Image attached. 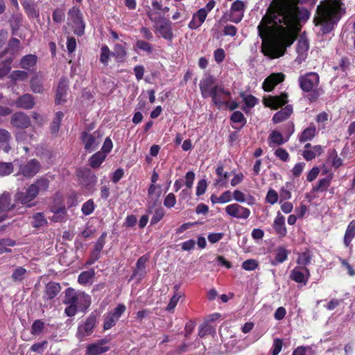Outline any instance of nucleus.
<instances>
[{"instance_id":"obj_52","label":"nucleus","mask_w":355,"mask_h":355,"mask_svg":"<svg viewBox=\"0 0 355 355\" xmlns=\"http://www.w3.org/2000/svg\"><path fill=\"white\" fill-rule=\"evenodd\" d=\"M15 241L11 239H1L0 240V254L6 252H10L8 247L14 246Z\"/></svg>"},{"instance_id":"obj_35","label":"nucleus","mask_w":355,"mask_h":355,"mask_svg":"<svg viewBox=\"0 0 355 355\" xmlns=\"http://www.w3.org/2000/svg\"><path fill=\"white\" fill-rule=\"evenodd\" d=\"M47 224V220L46 219L43 213H35L32 216L31 225L35 228H40L45 226Z\"/></svg>"},{"instance_id":"obj_20","label":"nucleus","mask_w":355,"mask_h":355,"mask_svg":"<svg viewBox=\"0 0 355 355\" xmlns=\"http://www.w3.org/2000/svg\"><path fill=\"white\" fill-rule=\"evenodd\" d=\"M272 227L280 237H284L287 234V229L285 225V217L280 211L277 213V216L273 221Z\"/></svg>"},{"instance_id":"obj_54","label":"nucleus","mask_w":355,"mask_h":355,"mask_svg":"<svg viewBox=\"0 0 355 355\" xmlns=\"http://www.w3.org/2000/svg\"><path fill=\"white\" fill-rule=\"evenodd\" d=\"M13 171V166L11 163H0V176L10 175Z\"/></svg>"},{"instance_id":"obj_55","label":"nucleus","mask_w":355,"mask_h":355,"mask_svg":"<svg viewBox=\"0 0 355 355\" xmlns=\"http://www.w3.org/2000/svg\"><path fill=\"white\" fill-rule=\"evenodd\" d=\"M277 200L278 193L277 191L273 189H269L266 196V201L270 205H274Z\"/></svg>"},{"instance_id":"obj_15","label":"nucleus","mask_w":355,"mask_h":355,"mask_svg":"<svg viewBox=\"0 0 355 355\" xmlns=\"http://www.w3.org/2000/svg\"><path fill=\"white\" fill-rule=\"evenodd\" d=\"M40 167V162L37 159H33L22 164L20 166L19 171L24 176L31 178L39 172Z\"/></svg>"},{"instance_id":"obj_61","label":"nucleus","mask_w":355,"mask_h":355,"mask_svg":"<svg viewBox=\"0 0 355 355\" xmlns=\"http://www.w3.org/2000/svg\"><path fill=\"white\" fill-rule=\"evenodd\" d=\"M231 121H233L234 123H242L243 125H244L246 122V120L243 113L239 111H236L233 112V114L231 116Z\"/></svg>"},{"instance_id":"obj_49","label":"nucleus","mask_w":355,"mask_h":355,"mask_svg":"<svg viewBox=\"0 0 355 355\" xmlns=\"http://www.w3.org/2000/svg\"><path fill=\"white\" fill-rule=\"evenodd\" d=\"M94 202L93 200L89 199L83 205L81 211L85 216H88L94 211Z\"/></svg>"},{"instance_id":"obj_63","label":"nucleus","mask_w":355,"mask_h":355,"mask_svg":"<svg viewBox=\"0 0 355 355\" xmlns=\"http://www.w3.org/2000/svg\"><path fill=\"white\" fill-rule=\"evenodd\" d=\"M181 297V295L178 293L174 294V295L171 297L167 307L166 310L168 311H173L175 307L176 306L180 298Z\"/></svg>"},{"instance_id":"obj_57","label":"nucleus","mask_w":355,"mask_h":355,"mask_svg":"<svg viewBox=\"0 0 355 355\" xmlns=\"http://www.w3.org/2000/svg\"><path fill=\"white\" fill-rule=\"evenodd\" d=\"M243 101L247 107H253L258 102L257 99L252 95L241 94Z\"/></svg>"},{"instance_id":"obj_19","label":"nucleus","mask_w":355,"mask_h":355,"mask_svg":"<svg viewBox=\"0 0 355 355\" xmlns=\"http://www.w3.org/2000/svg\"><path fill=\"white\" fill-rule=\"evenodd\" d=\"M322 151L323 150L320 145L311 146V144L308 143L304 146L302 156L306 161H310L320 155Z\"/></svg>"},{"instance_id":"obj_50","label":"nucleus","mask_w":355,"mask_h":355,"mask_svg":"<svg viewBox=\"0 0 355 355\" xmlns=\"http://www.w3.org/2000/svg\"><path fill=\"white\" fill-rule=\"evenodd\" d=\"M44 328V323L40 320H36L31 327V334L35 336L40 335Z\"/></svg>"},{"instance_id":"obj_64","label":"nucleus","mask_w":355,"mask_h":355,"mask_svg":"<svg viewBox=\"0 0 355 355\" xmlns=\"http://www.w3.org/2000/svg\"><path fill=\"white\" fill-rule=\"evenodd\" d=\"M175 203H176V198H175V196L172 193H168L166 196V198L164 200V205L167 208L173 207L175 206Z\"/></svg>"},{"instance_id":"obj_26","label":"nucleus","mask_w":355,"mask_h":355,"mask_svg":"<svg viewBox=\"0 0 355 355\" xmlns=\"http://www.w3.org/2000/svg\"><path fill=\"white\" fill-rule=\"evenodd\" d=\"M17 107L23 109H31L35 105L34 98L29 94L20 96L15 102Z\"/></svg>"},{"instance_id":"obj_25","label":"nucleus","mask_w":355,"mask_h":355,"mask_svg":"<svg viewBox=\"0 0 355 355\" xmlns=\"http://www.w3.org/2000/svg\"><path fill=\"white\" fill-rule=\"evenodd\" d=\"M148 261V257L146 255L141 257L136 263V268L133 272L132 279L134 277H138L141 279L146 273V264Z\"/></svg>"},{"instance_id":"obj_13","label":"nucleus","mask_w":355,"mask_h":355,"mask_svg":"<svg viewBox=\"0 0 355 355\" xmlns=\"http://www.w3.org/2000/svg\"><path fill=\"white\" fill-rule=\"evenodd\" d=\"M215 78L211 75L205 76L200 81L199 87L201 95L204 98H207L211 94L215 85Z\"/></svg>"},{"instance_id":"obj_47","label":"nucleus","mask_w":355,"mask_h":355,"mask_svg":"<svg viewBox=\"0 0 355 355\" xmlns=\"http://www.w3.org/2000/svg\"><path fill=\"white\" fill-rule=\"evenodd\" d=\"M20 49V42L17 38H12L10 40L8 43V46L7 49V52L11 53L12 55H15L18 53Z\"/></svg>"},{"instance_id":"obj_11","label":"nucleus","mask_w":355,"mask_h":355,"mask_svg":"<svg viewBox=\"0 0 355 355\" xmlns=\"http://www.w3.org/2000/svg\"><path fill=\"white\" fill-rule=\"evenodd\" d=\"M101 135L98 131L92 134L87 132H83L82 134V140L85 144V148L89 153L97 148L101 142Z\"/></svg>"},{"instance_id":"obj_7","label":"nucleus","mask_w":355,"mask_h":355,"mask_svg":"<svg viewBox=\"0 0 355 355\" xmlns=\"http://www.w3.org/2000/svg\"><path fill=\"white\" fill-rule=\"evenodd\" d=\"M96 324V315L92 313L85 319V321L78 324L76 336L79 339L82 340L84 338L92 335Z\"/></svg>"},{"instance_id":"obj_48","label":"nucleus","mask_w":355,"mask_h":355,"mask_svg":"<svg viewBox=\"0 0 355 355\" xmlns=\"http://www.w3.org/2000/svg\"><path fill=\"white\" fill-rule=\"evenodd\" d=\"M112 55V52L110 51L107 46L103 45L101 49L100 61L102 64L107 65L108 64L109 58Z\"/></svg>"},{"instance_id":"obj_45","label":"nucleus","mask_w":355,"mask_h":355,"mask_svg":"<svg viewBox=\"0 0 355 355\" xmlns=\"http://www.w3.org/2000/svg\"><path fill=\"white\" fill-rule=\"evenodd\" d=\"M119 320L112 313H108L105 315L103 329L107 330L114 326Z\"/></svg>"},{"instance_id":"obj_58","label":"nucleus","mask_w":355,"mask_h":355,"mask_svg":"<svg viewBox=\"0 0 355 355\" xmlns=\"http://www.w3.org/2000/svg\"><path fill=\"white\" fill-rule=\"evenodd\" d=\"M148 196L152 198L155 195V201H157L161 194L160 187H157L155 184H151L148 188Z\"/></svg>"},{"instance_id":"obj_37","label":"nucleus","mask_w":355,"mask_h":355,"mask_svg":"<svg viewBox=\"0 0 355 355\" xmlns=\"http://www.w3.org/2000/svg\"><path fill=\"white\" fill-rule=\"evenodd\" d=\"M327 163L337 168L343 164V160L338 156L336 150L333 149L329 153Z\"/></svg>"},{"instance_id":"obj_22","label":"nucleus","mask_w":355,"mask_h":355,"mask_svg":"<svg viewBox=\"0 0 355 355\" xmlns=\"http://www.w3.org/2000/svg\"><path fill=\"white\" fill-rule=\"evenodd\" d=\"M107 340L103 339L97 343L91 344L87 347V353L88 355H100L106 352L109 347L105 345Z\"/></svg>"},{"instance_id":"obj_34","label":"nucleus","mask_w":355,"mask_h":355,"mask_svg":"<svg viewBox=\"0 0 355 355\" xmlns=\"http://www.w3.org/2000/svg\"><path fill=\"white\" fill-rule=\"evenodd\" d=\"M106 158V155L101 151L94 154L89 159V165L94 168H98Z\"/></svg>"},{"instance_id":"obj_30","label":"nucleus","mask_w":355,"mask_h":355,"mask_svg":"<svg viewBox=\"0 0 355 355\" xmlns=\"http://www.w3.org/2000/svg\"><path fill=\"white\" fill-rule=\"evenodd\" d=\"M60 291V286L59 284L55 282H49L46 286L44 296L46 299L51 300L58 294Z\"/></svg>"},{"instance_id":"obj_28","label":"nucleus","mask_w":355,"mask_h":355,"mask_svg":"<svg viewBox=\"0 0 355 355\" xmlns=\"http://www.w3.org/2000/svg\"><path fill=\"white\" fill-rule=\"evenodd\" d=\"M293 113V107L291 105H286L280 111L276 112L273 117L272 121L275 123H281L286 120Z\"/></svg>"},{"instance_id":"obj_9","label":"nucleus","mask_w":355,"mask_h":355,"mask_svg":"<svg viewBox=\"0 0 355 355\" xmlns=\"http://www.w3.org/2000/svg\"><path fill=\"white\" fill-rule=\"evenodd\" d=\"M225 213L231 217L238 219H247L250 215L249 209L237 203L227 205L225 208Z\"/></svg>"},{"instance_id":"obj_53","label":"nucleus","mask_w":355,"mask_h":355,"mask_svg":"<svg viewBox=\"0 0 355 355\" xmlns=\"http://www.w3.org/2000/svg\"><path fill=\"white\" fill-rule=\"evenodd\" d=\"M47 345H48V342L46 340H44L41 343H37L33 344L31 346L30 350L31 352H34L41 354L46 349Z\"/></svg>"},{"instance_id":"obj_51","label":"nucleus","mask_w":355,"mask_h":355,"mask_svg":"<svg viewBox=\"0 0 355 355\" xmlns=\"http://www.w3.org/2000/svg\"><path fill=\"white\" fill-rule=\"evenodd\" d=\"M26 270L22 267L16 268L12 274V278L14 281H21L25 278Z\"/></svg>"},{"instance_id":"obj_43","label":"nucleus","mask_w":355,"mask_h":355,"mask_svg":"<svg viewBox=\"0 0 355 355\" xmlns=\"http://www.w3.org/2000/svg\"><path fill=\"white\" fill-rule=\"evenodd\" d=\"M63 117L64 113L62 112H57L55 113V118L51 125V130L52 133L54 134L58 132Z\"/></svg>"},{"instance_id":"obj_33","label":"nucleus","mask_w":355,"mask_h":355,"mask_svg":"<svg viewBox=\"0 0 355 355\" xmlns=\"http://www.w3.org/2000/svg\"><path fill=\"white\" fill-rule=\"evenodd\" d=\"M288 139V137L286 139H284V137L281 132L277 130H273L269 135L268 141L270 146H272V144L282 145L284 143L286 142Z\"/></svg>"},{"instance_id":"obj_1","label":"nucleus","mask_w":355,"mask_h":355,"mask_svg":"<svg viewBox=\"0 0 355 355\" xmlns=\"http://www.w3.org/2000/svg\"><path fill=\"white\" fill-rule=\"evenodd\" d=\"M301 28V24H259L257 29L262 39L261 52L272 59L284 55Z\"/></svg>"},{"instance_id":"obj_4","label":"nucleus","mask_w":355,"mask_h":355,"mask_svg":"<svg viewBox=\"0 0 355 355\" xmlns=\"http://www.w3.org/2000/svg\"><path fill=\"white\" fill-rule=\"evenodd\" d=\"M49 187V180L46 178L37 179L29 185L25 191H19L15 194V199L26 207H32L35 205L33 200L40 193L45 192Z\"/></svg>"},{"instance_id":"obj_2","label":"nucleus","mask_w":355,"mask_h":355,"mask_svg":"<svg viewBox=\"0 0 355 355\" xmlns=\"http://www.w3.org/2000/svg\"><path fill=\"white\" fill-rule=\"evenodd\" d=\"M309 0H272L260 22H305L310 12L299 4Z\"/></svg>"},{"instance_id":"obj_16","label":"nucleus","mask_w":355,"mask_h":355,"mask_svg":"<svg viewBox=\"0 0 355 355\" xmlns=\"http://www.w3.org/2000/svg\"><path fill=\"white\" fill-rule=\"evenodd\" d=\"M288 95L282 93L279 96H269L263 98V104L273 110H276L287 103Z\"/></svg>"},{"instance_id":"obj_42","label":"nucleus","mask_w":355,"mask_h":355,"mask_svg":"<svg viewBox=\"0 0 355 355\" xmlns=\"http://www.w3.org/2000/svg\"><path fill=\"white\" fill-rule=\"evenodd\" d=\"M31 87L34 93L42 94L44 92L42 79L37 76L33 77L31 80Z\"/></svg>"},{"instance_id":"obj_23","label":"nucleus","mask_w":355,"mask_h":355,"mask_svg":"<svg viewBox=\"0 0 355 355\" xmlns=\"http://www.w3.org/2000/svg\"><path fill=\"white\" fill-rule=\"evenodd\" d=\"M309 49V42L308 40L302 37H300V39L298 40L297 44V53H298V56L296 58L295 61L297 62L299 64L302 63L303 61H304L306 56V52Z\"/></svg>"},{"instance_id":"obj_60","label":"nucleus","mask_w":355,"mask_h":355,"mask_svg":"<svg viewBox=\"0 0 355 355\" xmlns=\"http://www.w3.org/2000/svg\"><path fill=\"white\" fill-rule=\"evenodd\" d=\"M136 47L143 51H145V52H147L148 53H152L153 51V48L151 46V45L145 42V41H143V40H138L137 42H136Z\"/></svg>"},{"instance_id":"obj_38","label":"nucleus","mask_w":355,"mask_h":355,"mask_svg":"<svg viewBox=\"0 0 355 355\" xmlns=\"http://www.w3.org/2000/svg\"><path fill=\"white\" fill-rule=\"evenodd\" d=\"M311 259L312 254L309 250H306L304 252L299 254L297 259V266L306 267V266L311 263Z\"/></svg>"},{"instance_id":"obj_18","label":"nucleus","mask_w":355,"mask_h":355,"mask_svg":"<svg viewBox=\"0 0 355 355\" xmlns=\"http://www.w3.org/2000/svg\"><path fill=\"white\" fill-rule=\"evenodd\" d=\"M10 123L17 128H26L31 124L29 117L23 112H17L12 114Z\"/></svg>"},{"instance_id":"obj_8","label":"nucleus","mask_w":355,"mask_h":355,"mask_svg":"<svg viewBox=\"0 0 355 355\" xmlns=\"http://www.w3.org/2000/svg\"><path fill=\"white\" fill-rule=\"evenodd\" d=\"M212 103L218 108L222 107L225 103H227V99L231 98V93L227 90L221 85L214 86V90L211 92L210 96Z\"/></svg>"},{"instance_id":"obj_17","label":"nucleus","mask_w":355,"mask_h":355,"mask_svg":"<svg viewBox=\"0 0 355 355\" xmlns=\"http://www.w3.org/2000/svg\"><path fill=\"white\" fill-rule=\"evenodd\" d=\"M51 211L53 215L50 218V220L53 223H62L68 219L67 211L64 205L57 206L54 205L51 207Z\"/></svg>"},{"instance_id":"obj_3","label":"nucleus","mask_w":355,"mask_h":355,"mask_svg":"<svg viewBox=\"0 0 355 355\" xmlns=\"http://www.w3.org/2000/svg\"><path fill=\"white\" fill-rule=\"evenodd\" d=\"M317 15L313 22H338L345 13L340 0H324L317 6Z\"/></svg>"},{"instance_id":"obj_59","label":"nucleus","mask_w":355,"mask_h":355,"mask_svg":"<svg viewBox=\"0 0 355 355\" xmlns=\"http://www.w3.org/2000/svg\"><path fill=\"white\" fill-rule=\"evenodd\" d=\"M126 55V51L124 47L119 44H117L114 46V51L112 52V55L115 56L118 58H123Z\"/></svg>"},{"instance_id":"obj_31","label":"nucleus","mask_w":355,"mask_h":355,"mask_svg":"<svg viewBox=\"0 0 355 355\" xmlns=\"http://www.w3.org/2000/svg\"><path fill=\"white\" fill-rule=\"evenodd\" d=\"M316 133V128L315 126H309L304 129L303 132L299 136V141L300 143H304L307 141L311 140Z\"/></svg>"},{"instance_id":"obj_21","label":"nucleus","mask_w":355,"mask_h":355,"mask_svg":"<svg viewBox=\"0 0 355 355\" xmlns=\"http://www.w3.org/2000/svg\"><path fill=\"white\" fill-rule=\"evenodd\" d=\"M67 80L64 78H62L58 83L57 88V92L55 96V103L57 104H61L65 102L67 94Z\"/></svg>"},{"instance_id":"obj_10","label":"nucleus","mask_w":355,"mask_h":355,"mask_svg":"<svg viewBox=\"0 0 355 355\" xmlns=\"http://www.w3.org/2000/svg\"><path fill=\"white\" fill-rule=\"evenodd\" d=\"M289 277L296 283L305 286L310 277V272L306 267L295 266L291 271Z\"/></svg>"},{"instance_id":"obj_62","label":"nucleus","mask_w":355,"mask_h":355,"mask_svg":"<svg viewBox=\"0 0 355 355\" xmlns=\"http://www.w3.org/2000/svg\"><path fill=\"white\" fill-rule=\"evenodd\" d=\"M207 183L206 180H200L196 187V196H200L204 194L207 190Z\"/></svg>"},{"instance_id":"obj_5","label":"nucleus","mask_w":355,"mask_h":355,"mask_svg":"<svg viewBox=\"0 0 355 355\" xmlns=\"http://www.w3.org/2000/svg\"><path fill=\"white\" fill-rule=\"evenodd\" d=\"M300 89L304 92H309L308 99L311 102L316 101L324 94V90L318 87L320 76L315 72H309L298 78Z\"/></svg>"},{"instance_id":"obj_12","label":"nucleus","mask_w":355,"mask_h":355,"mask_svg":"<svg viewBox=\"0 0 355 355\" xmlns=\"http://www.w3.org/2000/svg\"><path fill=\"white\" fill-rule=\"evenodd\" d=\"M15 206L10 193L5 191L0 195V222L7 218V211L14 209Z\"/></svg>"},{"instance_id":"obj_36","label":"nucleus","mask_w":355,"mask_h":355,"mask_svg":"<svg viewBox=\"0 0 355 355\" xmlns=\"http://www.w3.org/2000/svg\"><path fill=\"white\" fill-rule=\"evenodd\" d=\"M22 6L25 10V12L30 17V19L39 17V10L36 8V6L33 3L26 1L22 3Z\"/></svg>"},{"instance_id":"obj_56","label":"nucleus","mask_w":355,"mask_h":355,"mask_svg":"<svg viewBox=\"0 0 355 355\" xmlns=\"http://www.w3.org/2000/svg\"><path fill=\"white\" fill-rule=\"evenodd\" d=\"M258 266V263L255 259H248L242 263L243 269L251 271L255 270Z\"/></svg>"},{"instance_id":"obj_29","label":"nucleus","mask_w":355,"mask_h":355,"mask_svg":"<svg viewBox=\"0 0 355 355\" xmlns=\"http://www.w3.org/2000/svg\"><path fill=\"white\" fill-rule=\"evenodd\" d=\"M37 61V57L35 55L28 54L24 56L20 60V67L24 69H30L33 67Z\"/></svg>"},{"instance_id":"obj_27","label":"nucleus","mask_w":355,"mask_h":355,"mask_svg":"<svg viewBox=\"0 0 355 355\" xmlns=\"http://www.w3.org/2000/svg\"><path fill=\"white\" fill-rule=\"evenodd\" d=\"M216 174L218 178L215 180L214 185L216 187L225 186L227 182V179L230 176L228 172H224V168L222 164H219L216 168Z\"/></svg>"},{"instance_id":"obj_24","label":"nucleus","mask_w":355,"mask_h":355,"mask_svg":"<svg viewBox=\"0 0 355 355\" xmlns=\"http://www.w3.org/2000/svg\"><path fill=\"white\" fill-rule=\"evenodd\" d=\"M155 31L157 35L166 40H171L173 34L171 24H155Z\"/></svg>"},{"instance_id":"obj_46","label":"nucleus","mask_w":355,"mask_h":355,"mask_svg":"<svg viewBox=\"0 0 355 355\" xmlns=\"http://www.w3.org/2000/svg\"><path fill=\"white\" fill-rule=\"evenodd\" d=\"M288 252L283 248H279L275 252V262L273 264L283 263L288 258Z\"/></svg>"},{"instance_id":"obj_41","label":"nucleus","mask_w":355,"mask_h":355,"mask_svg":"<svg viewBox=\"0 0 355 355\" xmlns=\"http://www.w3.org/2000/svg\"><path fill=\"white\" fill-rule=\"evenodd\" d=\"M95 275V271L94 269H89V270L81 272L79 276L78 281L80 284L85 285L90 282L92 278Z\"/></svg>"},{"instance_id":"obj_40","label":"nucleus","mask_w":355,"mask_h":355,"mask_svg":"<svg viewBox=\"0 0 355 355\" xmlns=\"http://www.w3.org/2000/svg\"><path fill=\"white\" fill-rule=\"evenodd\" d=\"M334 24H315L314 31L319 35H325L334 29Z\"/></svg>"},{"instance_id":"obj_44","label":"nucleus","mask_w":355,"mask_h":355,"mask_svg":"<svg viewBox=\"0 0 355 355\" xmlns=\"http://www.w3.org/2000/svg\"><path fill=\"white\" fill-rule=\"evenodd\" d=\"M69 20L71 22H83V17L78 8L73 7L68 12Z\"/></svg>"},{"instance_id":"obj_39","label":"nucleus","mask_w":355,"mask_h":355,"mask_svg":"<svg viewBox=\"0 0 355 355\" xmlns=\"http://www.w3.org/2000/svg\"><path fill=\"white\" fill-rule=\"evenodd\" d=\"M331 179L332 175H330L325 178L320 180L318 184L313 187V190L315 192H323L326 191L330 186Z\"/></svg>"},{"instance_id":"obj_14","label":"nucleus","mask_w":355,"mask_h":355,"mask_svg":"<svg viewBox=\"0 0 355 355\" xmlns=\"http://www.w3.org/2000/svg\"><path fill=\"white\" fill-rule=\"evenodd\" d=\"M285 79L283 73H272L263 81L262 87L265 92H271L276 85L282 83Z\"/></svg>"},{"instance_id":"obj_32","label":"nucleus","mask_w":355,"mask_h":355,"mask_svg":"<svg viewBox=\"0 0 355 355\" xmlns=\"http://www.w3.org/2000/svg\"><path fill=\"white\" fill-rule=\"evenodd\" d=\"M355 237V220H353L349 223L346 230L344 236V244L346 247H348Z\"/></svg>"},{"instance_id":"obj_6","label":"nucleus","mask_w":355,"mask_h":355,"mask_svg":"<svg viewBox=\"0 0 355 355\" xmlns=\"http://www.w3.org/2000/svg\"><path fill=\"white\" fill-rule=\"evenodd\" d=\"M64 304H73L78 310L85 311L91 304V298L83 292H75L69 288L66 291Z\"/></svg>"}]
</instances>
